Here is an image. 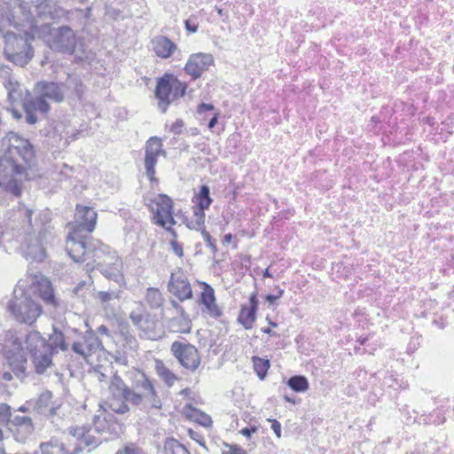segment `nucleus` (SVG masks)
Returning <instances> with one entry per match:
<instances>
[{
  "instance_id": "nucleus-28",
  "label": "nucleus",
  "mask_w": 454,
  "mask_h": 454,
  "mask_svg": "<svg viewBox=\"0 0 454 454\" xmlns=\"http://www.w3.org/2000/svg\"><path fill=\"white\" fill-rule=\"evenodd\" d=\"M175 308L180 310V315L173 317L168 322V328L175 333H188L192 328V322L187 316L184 315V310L175 301H172Z\"/></svg>"
},
{
  "instance_id": "nucleus-17",
  "label": "nucleus",
  "mask_w": 454,
  "mask_h": 454,
  "mask_svg": "<svg viewBox=\"0 0 454 454\" xmlns=\"http://www.w3.org/2000/svg\"><path fill=\"white\" fill-rule=\"evenodd\" d=\"M77 335L78 330L75 328L67 327L60 331L53 327L52 333L49 335L48 341L46 340V349L54 355L59 351H67Z\"/></svg>"
},
{
  "instance_id": "nucleus-52",
  "label": "nucleus",
  "mask_w": 454,
  "mask_h": 454,
  "mask_svg": "<svg viewBox=\"0 0 454 454\" xmlns=\"http://www.w3.org/2000/svg\"><path fill=\"white\" fill-rule=\"evenodd\" d=\"M170 246L175 254H176L178 257L181 258L184 255L183 247L177 241L172 240L170 242Z\"/></svg>"
},
{
  "instance_id": "nucleus-42",
  "label": "nucleus",
  "mask_w": 454,
  "mask_h": 454,
  "mask_svg": "<svg viewBox=\"0 0 454 454\" xmlns=\"http://www.w3.org/2000/svg\"><path fill=\"white\" fill-rule=\"evenodd\" d=\"M203 285L204 288L200 294V301L201 303L206 306L215 301V296L214 289L208 284L203 283Z\"/></svg>"
},
{
  "instance_id": "nucleus-26",
  "label": "nucleus",
  "mask_w": 454,
  "mask_h": 454,
  "mask_svg": "<svg viewBox=\"0 0 454 454\" xmlns=\"http://www.w3.org/2000/svg\"><path fill=\"white\" fill-rule=\"evenodd\" d=\"M152 49L155 55L160 59H168L177 50V45L168 37L157 35L151 41Z\"/></svg>"
},
{
  "instance_id": "nucleus-3",
  "label": "nucleus",
  "mask_w": 454,
  "mask_h": 454,
  "mask_svg": "<svg viewBox=\"0 0 454 454\" xmlns=\"http://www.w3.org/2000/svg\"><path fill=\"white\" fill-rule=\"evenodd\" d=\"M67 252L76 262H86L90 272L97 269L106 278L117 281L121 277L122 262L116 252L98 239H77V236L67 239Z\"/></svg>"
},
{
  "instance_id": "nucleus-33",
  "label": "nucleus",
  "mask_w": 454,
  "mask_h": 454,
  "mask_svg": "<svg viewBox=\"0 0 454 454\" xmlns=\"http://www.w3.org/2000/svg\"><path fill=\"white\" fill-rule=\"evenodd\" d=\"M256 312L254 308L248 306H242L238 321L244 326L245 329L249 330L253 328L256 319Z\"/></svg>"
},
{
  "instance_id": "nucleus-20",
  "label": "nucleus",
  "mask_w": 454,
  "mask_h": 454,
  "mask_svg": "<svg viewBox=\"0 0 454 454\" xmlns=\"http://www.w3.org/2000/svg\"><path fill=\"white\" fill-rule=\"evenodd\" d=\"M116 427L114 416L100 405V409L97 411V413L93 417L92 427H90V428H92L95 433L106 434L105 440H106L117 434Z\"/></svg>"
},
{
  "instance_id": "nucleus-1",
  "label": "nucleus",
  "mask_w": 454,
  "mask_h": 454,
  "mask_svg": "<svg viewBox=\"0 0 454 454\" xmlns=\"http://www.w3.org/2000/svg\"><path fill=\"white\" fill-rule=\"evenodd\" d=\"M14 219L10 225L12 236L20 244L23 257L34 262L46 258V245L52 238L51 212L35 210L24 203L13 209Z\"/></svg>"
},
{
  "instance_id": "nucleus-30",
  "label": "nucleus",
  "mask_w": 454,
  "mask_h": 454,
  "mask_svg": "<svg viewBox=\"0 0 454 454\" xmlns=\"http://www.w3.org/2000/svg\"><path fill=\"white\" fill-rule=\"evenodd\" d=\"M33 357V364L36 373L43 374L48 367L52 364V356H54L51 351L44 348L42 351L31 355Z\"/></svg>"
},
{
  "instance_id": "nucleus-40",
  "label": "nucleus",
  "mask_w": 454,
  "mask_h": 454,
  "mask_svg": "<svg viewBox=\"0 0 454 454\" xmlns=\"http://www.w3.org/2000/svg\"><path fill=\"white\" fill-rule=\"evenodd\" d=\"M190 412L187 414V416L193 419L198 424L203 426V427H210L212 424V419L209 415L200 411V410L194 409V408H189Z\"/></svg>"
},
{
  "instance_id": "nucleus-36",
  "label": "nucleus",
  "mask_w": 454,
  "mask_h": 454,
  "mask_svg": "<svg viewBox=\"0 0 454 454\" xmlns=\"http://www.w3.org/2000/svg\"><path fill=\"white\" fill-rule=\"evenodd\" d=\"M42 454H65L66 450L63 443L58 440H51L50 442H42L40 444Z\"/></svg>"
},
{
  "instance_id": "nucleus-9",
  "label": "nucleus",
  "mask_w": 454,
  "mask_h": 454,
  "mask_svg": "<svg viewBox=\"0 0 454 454\" xmlns=\"http://www.w3.org/2000/svg\"><path fill=\"white\" fill-rule=\"evenodd\" d=\"M18 286H20V297L18 296V291L14 290V298L9 301L8 309L17 321L32 325L42 314V307L31 297L27 296L23 289L24 285L20 281Z\"/></svg>"
},
{
  "instance_id": "nucleus-47",
  "label": "nucleus",
  "mask_w": 454,
  "mask_h": 454,
  "mask_svg": "<svg viewBox=\"0 0 454 454\" xmlns=\"http://www.w3.org/2000/svg\"><path fill=\"white\" fill-rule=\"evenodd\" d=\"M201 236L205 242L207 243V246L210 248L213 254H215L217 253V247L215 245V240L212 239L211 235L208 231H206V229H201Z\"/></svg>"
},
{
  "instance_id": "nucleus-2",
  "label": "nucleus",
  "mask_w": 454,
  "mask_h": 454,
  "mask_svg": "<svg viewBox=\"0 0 454 454\" xmlns=\"http://www.w3.org/2000/svg\"><path fill=\"white\" fill-rule=\"evenodd\" d=\"M106 405L115 413L125 414L130 411V405L149 412L152 409L160 410L162 403L153 381L145 373L137 372L130 387L119 375L112 377Z\"/></svg>"
},
{
  "instance_id": "nucleus-15",
  "label": "nucleus",
  "mask_w": 454,
  "mask_h": 454,
  "mask_svg": "<svg viewBox=\"0 0 454 454\" xmlns=\"http://www.w3.org/2000/svg\"><path fill=\"white\" fill-rule=\"evenodd\" d=\"M152 211L153 223L169 230L176 221L173 217V203L171 199L165 194H158L152 200Z\"/></svg>"
},
{
  "instance_id": "nucleus-7",
  "label": "nucleus",
  "mask_w": 454,
  "mask_h": 454,
  "mask_svg": "<svg viewBox=\"0 0 454 454\" xmlns=\"http://www.w3.org/2000/svg\"><path fill=\"white\" fill-rule=\"evenodd\" d=\"M1 150L4 157L20 161L27 168H31L35 160V151L28 139L15 132L7 133L1 140Z\"/></svg>"
},
{
  "instance_id": "nucleus-49",
  "label": "nucleus",
  "mask_w": 454,
  "mask_h": 454,
  "mask_svg": "<svg viewBox=\"0 0 454 454\" xmlns=\"http://www.w3.org/2000/svg\"><path fill=\"white\" fill-rule=\"evenodd\" d=\"M205 307L208 315L214 318H218L223 314L222 309L218 307L215 301H213V303L206 305Z\"/></svg>"
},
{
  "instance_id": "nucleus-24",
  "label": "nucleus",
  "mask_w": 454,
  "mask_h": 454,
  "mask_svg": "<svg viewBox=\"0 0 454 454\" xmlns=\"http://www.w3.org/2000/svg\"><path fill=\"white\" fill-rule=\"evenodd\" d=\"M168 291L181 301L191 299L192 296L191 285L181 271L171 274Z\"/></svg>"
},
{
  "instance_id": "nucleus-13",
  "label": "nucleus",
  "mask_w": 454,
  "mask_h": 454,
  "mask_svg": "<svg viewBox=\"0 0 454 454\" xmlns=\"http://www.w3.org/2000/svg\"><path fill=\"white\" fill-rule=\"evenodd\" d=\"M170 351L184 368L191 372L199 368L200 356L196 347L191 343L176 340L171 344Z\"/></svg>"
},
{
  "instance_id": "nucleus-35",
  "label": "nucleus",
  "mask_w": 454,
  "mask_h": 454,
  "mask_svg": "<svg viewBox=\"0 0 454 454\" xmlns=\"http://www.w3.org/2000/svg\"><path fill=\"white\" fill-rule=\"evenodd\" d=\"M64 87L73 90L80 101L82 99L84 94V86L80 77L75 75H68Z\"/></svg>"
},
{
  "instance_id": "nucleus-55",
  "label": "nucleus",
  "mask_w": 454,
  "mask_h": 454,
  "mask_svg": "<svg viewBox=\"0 0 454 454\" xmlns=\"http://www.w3.org/2000/svg\"><path fill=\"white\" fill-rule=\"evenodd\" d=\"M271 422V429L275 433L278 438L281 437V425L280 423L276 419H270Z\"/></svg>"
},
{
  "instance_id": "nucleus-43",
  "label": "nucleus",
  "mask_w": 454,
  "mask_h": 454,
  "mask_svg": "<svg viewBox=\"0 0 454 454\" xmlns=\"http://www.w3.org/2000/svg\"><path fill=\"white\" fill-rule=\"evenodd\" d=\"M33 98L27 100L23 103L26 112V121L29 124H35L37 121V116L34 111H38L35 107L32 106Z\"/></svg>"
},
{
  "instance_id": "nucleus-37",
  "label": "nucleus",
  "mask_w": 454,
  "mask_h": 454,
  "mask_svg": "<svg viewBox=\"0 0 454 454\" xmlns=\"http://www.w3.org/2000/svg\"><path fill=\"white\" fill-rule=\"evenodd\" d=\"M145 300L152 309H158L163 304V296L158 288L150 287L146 291Z\"/></svg>"
},
{
  "instance_id": "nucleus-8",
  "label": "nucleus",
  "mask_w": 454,
  "mask_h": 454,
  "mask_svg": "<svg viewBox=\"0 0 454 454\" xmlns=\"http://www.w3.org/2000/svg\"><path fill=\"white\" fill-rule=\"evenodd\" d=\"M27 168L20 161L0 158V189L15 196H20L21 184L27 176Z\"/></svg>"
},
{
  "instance_id": "nucleus-56",
  "label": "nucleus",
  "mask_w": 454,
  "mask_h": 454,
  "mask_svg": "<svg viewBox=\"0 0 454 454\" xmlns=\"http://www.w3.org/2000/svg\"><path fill=\"white\" fill-rule=\"evenodd\" d=\"M257 430L258 428L255 426H253L251 427H244L240 430V434L249 439L252 434L256 433Z\"/></svg>"
},
{
  "instance_id": "nucleus-29",
  "label": "nucleus",
  "mask_w": 454,
  "mask_h": 454,
  "mask_svg": "<svg viewBox=\"0 0 454 454\" xmlns=\"http://www.w3.org/2000/svg\"><path fill=\"white\" fill-rule=\"evenodd\" d=\"M157 454H191L187 448L173 437L166 438L157 449Z\"/></svg>"
},
{
  "instance_id": "nucleus-50",
  "label": "nucleus",
  "mask_w": 454,
  "mask_h": 454,
  "mask_svg": "<svg viewBox=\"0 0 454 454\" xmlns=\"http://www.w3.org/2000/svg\"><path fill=\"white\" fill-rule=\"evenodd\" d=\"M184 122L181 119H177L170 127V131L175 135H180L183 131Z\"/></svg>"
},
{
  "instance_id": "nucleus-23",
  "label": "nucleus",
  "mask_w": 454,
  "mask_h": 454,
  "mask_svg": "<svg viewBox=\"0 0 454 454\" xmlns=\"http://www.w3.org/2000/svg\"><path fill=\"white\" fill-rule=\"evenodd\" d=\"M30 289L34 294H37L42 300L49 305L57 307L58 302L53 294L51 281L42 275L30 277Z\"/></svg>"
},
{
  "instance_id": "nucleus-32",
  "label": "nucleus",
  "mask_w": 454,
  "mask_h": 454,
  "mask_svg": "<svg viewBox=\"0 0 454 454\" xmlns=\"http://www.w3.org/2000/svg\"><path fill=\"white\" fill-rule=\"evenodd\" d=\"M9 350L12 352L24 351L22 345V338L19 336L16 331L13 330L7 331L4 336V354H6Z\"/></svg>"
},
{
  "instance_id": "nucleus-46",
  "label": "nucleus",
  "mask_w": 454,
  "mask_h": 454,
  "mask_svg": "<svg viewBox=\"0 0 454 454\" xmlns=\"http://www.w3.org/2000/svg\"><path fill=\"white\" fill-rule=\"evenodd\" d=\"M91 285V281L82 280L80 281L73 289V294L79 297H83L85 291H87Z\"/></svg>"
},
{
  "instance_id": "nucleus-44",
  "label": "nucleus",
  "mask_w": 454,
  "mask_h": 454,
  "mask_svg": "<svg viewBox=\"0 0 454 454\" xmlns=\"http://www.w3.org/2000/svg\"><path fill=\"white\" fill-rule=\"evenodd\" d=\"M96 298L103 304L106 305L114 299L118 298V294L113 291H100L98 292Z\"/></svg>"
},
{
  "instance_id": "nucleus-4",
  "label": "nucleus",
  "mask_w": 454,
  "mask_h": 454,
  "mask_svg": "<svg viewBox=\"0 0 454 454\" xmlns=\"http://www.w3.org/2000/svg\"><path fill=\"white\" fill-rule=\"evenodd\" d=\"M37 21L30 11L28 3L21 0L0 1V34L4 36L12 27L18 30L28 28L34 30Z\"/></svg>"
},
{
  "instance_id": "nucleus-53",
  "label": "nucleus",
  "mask_w": 454,
  "mask_h": 454,
  "mask_svg": "<svg viewBox=\"0 0 454 454\" xmlns=\"http://www.w3.org/2000/svg\"><path fill=\"white\" fill-rule=\"evenodd\" d=\"M106 15L113 18L114 20H118L119 18H122L121 12L118 9L108 7L106 9Z\"/></svg>"
},
{
  "instance_id": "nucleus-18",
  "label": "nucleus",
  "mask_w": 454,
  "mask_h": 454,
  "mask_svg": "<svg viewBox=\"0 0 454 454\" xmlns=\"http://www.w3.org/2000/svg\"><path fill=\"white\" fill-rule=\"evenodd\" d=\"M132 324L140 332L141 338L147 340H156L160 333L156 331L157 322L147 312L140 310L132 311L129 314Z\"/></svg>"
},
{
  "instance_id": "nucleus-11",
  "label": "nucleus",
  "mask_w": 454,
  "mask_h": 454,
  "mask_svg": "<svg viewBox=\"0 0 454 454\" xmlns=\"http://www.w3.org/2000/svg\"><path fill=\"white\" fill-rule=\"evenodd\" d=\"M36 97L33 98L32 106L41 113L50 110L49 101L60 103L65 99L64 83L53 82H39L35 86Z\"/></svg>"
},
{
  "instance_id": "nucleus-19",
  "label": "nucleus",
  "mask_w": 454,
  "mask_h": 454,
  "mask_svg": "<svg viewBox=\"0 0 454 454\" xmlns=\"http://www.w3.org/2000/svg\"><path fill=\"white\" fill-rule=\"evenodd\" d=\"M162 146L161 139L158 137H152L146 141L145 147V174L151 181L154 180L155 165L158 161L159 156L165 154Z\"/></svg>"
},
{
  "instance_id": "nucleus-57",
  "label": "nucleus",
  "mask_w": 454,
  "mask_h": 454,
  "mask_svg": "<svg viewBox=\"0 0 454 454\" xmlns=\"http://www.w3.org/2000/svg\"><path fill=\"white\" fill-rule=\"evenodd\" d=\"M214 109H215V106L212 104L201 103L198 106L197 112H198V114H201L205 113L206 111H212Z\"/></svg>"
},
{
  "instance_id": "nucleus-34",
  "label": "nucleus",
  "mask_w": 454,
  "mask_h": 454,
  "mask_svg": "<svg viewBox=\"0 0 454 454\" xmlns=\"http://www.w3.org/2000/svg\"><path fill=\"white\" fill-rule=\"evenodd\" d=\"M194 202L197 206L196 209L206 210L210 207L213 200L210 197V189L207 185L203 184L200 186L198 194L195 196Z\"/></svg>"
},
{
  "instance_id": "nucleus-14",
  "label": "nucleus",
  "mask_w": 454,
  "mask_h": 454,
  "mask_svg": "<svg viewBox=\"0 0 454 454\" xmlns=\"http://www.w3.org/2000/svg\"><path fill=\"white\" fill-rule=\"evenodd\" d=\"M97 219L98 214L92 207L77 205L73 231L69 234L67 239H72V237L75 235L77 236V239H84L82 232H92L96 227Z\"/></svg>"
},
{
  "instance_id": "nucleus-59",
  "label": "nucleus",
  "mask_w": 454,
  "mask_h": 454,
  "mask_svg": "<svg viewBox=\"0 0 454 454\" xmlns=\"http://www.w3.org/2000/svg\"><path fill=\"white\" fill-rule=\"evenodd\" d=\"M249 302H250V306H248L249 308H254L255 310L258 309V300H257V295L255 293H254L250 295Z\"/></svg>"
},
{
  "instance_id": "nucleus-62",
  "label": "nucleus",
  "mask_w": 454,
  "mask_h": 454,
  "mask_svg": "<svg viewBox=\"0 0 454 454\" xmlns=\"http://www.w3.org/2000/svg\"><path fill=\"white\" fill-rule=\"evenodd\" d=\"M222 454H245V452L240 448L231 447L228 451H223Z\"/></svg>"
},
{
  "instance_id": "nucleus-45",
  "label": "nucleus",
  "mask_w": 454,
  "mask_h": 454,
  "mask_svg": "<svg viewBox=\"0 0 454 454\" xmlns=\"http://www.w3.org/2000/svg\"><path fill=\"white\" fill-rule=\"evenodd\" d=\"M115 454H145L144 450L135 443L126 444L122 449L116 451Z\"/></svg>"
},
{
  "instance_id": "nucleus-10",
  "label": "nucleus",
  "mask_w": 454,
  "mask_h": 454,
  "mask_svg": "<svg viewBox=\"0 0 454 454\" xmlns=\"http://www.w3.org/2000/svg\"><path fill=\"white\" fill-rule=\"evenodd\" d=\"M185 83L180 82L171 74H165L157 81L155 98L158 99V106L162 113H166L169 105L179 98L184 96Z\"/></svg>"
},
{
  "instance_id": "nucleus-48",
  "label": "nucleus",
  "mask_w": 454,
  "mask_h": 454,
  "mask_svg": "<svg viewBox=\"0 0 454 454\" xmlns=\"http://www.w3.org/2000/svg\"><path fill=\"white\" fill-rule=\"evenodd\" d=\"M14 415L12 414L11 407L6 403L0 404V419L6 421V424L12 419Z\"/></svg>"
},
{
  "instance_id": "nucleus-39",
  "label": "nucleus",
  "mask_w": 454,
  "mask_h": 454,
  "mask_svg": "<svg viewBox=\"0 0 454 454\" xmlns=\"http://www.w3.org/2000/svg\"><path fill=\"white\" fill-rule=\"evenodd\" d=\"M252 362L254 370L256 372L257 376L261 380H263L266 377L268 370L270 366V360L259 356H253Z\"/></svg>"
},
{
  "instance_id": "nucleus-22",
  "label": "nucleus",
  "mask_w": 454,
  "mask_h": 454,
  "mask_svg": "<svg viewBox=\"0 0 454 454\" xmlns=\"http://www.w3.org/2000/svg\"><path fill=\"white\" fill-rule=\"evenodd\" d=\"M213 64L214 58L211 54L202 52L192 54L184 67V71L193 80H196Z\"/></svg>"
},
{
  "instance_id": "nucleus-12",
  "label": "nucleus",
  "mask_w": 454,
  "mask_h": 454,
  "mask_svg": "<svg viewBox=\"0 0 454 454\" xmlns=\"http://www.w3.org/2000/svg\"><path fill=\"white\" fill-rule=\"evenodd\" d=\"M72 350L89 363L93 355L104 350V346L96 333L89 328L84 333L78 331L72 342Z\"/></svg>"
},
{
  "instance_id": "nucleus-21",
  "label": "nucleus",
  "mask_w": 454,
  "mask_h": 454,
  "mask_svg": "<svg viewBox=\"0 0 454 454\" xmlns=\"http://www.w3.org/2000/svg\"><path fill=\"white\" fill-rule=\"evenodd\" d=\"M28 405H32V411L46 418H51L56 415L60 404L57 400H53V395L50 390H44L35 399L28 401Z\"/></svg>"
},
{
  "instance_id": "nucleus-31",
  "label": "nucleus",
  "mask_w": 454,
  "mask_h": 454,
  "mask_svg": "<svg viewBox=\"0 0 454 454\" xmlns=\"http://www.w3.org/2000/svg\"><path fill=\"white\" fill-rule=\"evenodd\" d=\"M25 343L27 351L33 355L46 348V340L37 331L27 334Z\"/></svg>"
},
{
  "instance_id": "nucleus-63",
  "label": "nucleus",
  "mask_w": 454,
  "mask_h": 454,
  "mask_svg": "<svg viewBox=\"0 0 454 454\" xmlns=\"http://www.w3.org/2000/svg\"><path fill=\"white\" fill-rule=\"evenodd\" d=\"M31 410H32V405H28V401H27L26 403L24 405L20 406L17 411H20V412L27 413V412H29Z\"/></svg>"
},
{
  "instance_id": "nucleus-5",
  "label": "nucleus",
  "mask_w": 454,
  "mask_h": 454,
  "mask_svg": "<svg viewBox=\"0 0 454 454\" xmlns=\"http://www.w3.org/2000/svg\"><path fill=\"white\" fill-rule=\"evenodd\" d=\"M24 35H16L13 32H6L4 34V49L5 58L16 66L24 67L32 59L34 50L31 42L38 39L34 37L32 29H21Z\"/></svg>"
},
{
  "instance_id": "nucleus-27",
  "label": "nucleus",
  "mask_w": 454,
  "mask_h": 454,
  "mask_svg": "<svg viewBox=\"0 0 454 454\" xmlns=\"http://www.w3.org/2000/svg\"><path fill=\"white\" fill-rule=\"evenodd\" d=\"M5 355L8 364L18 378L25 376L27 369V356L25 351H8Z\"/></svg>"
},
{
  "instance_id": "nucleus-64",
  "label": "nucleus",
  "mask_w": 454,
  "mask_h": 454,
  "mask_svg": "<svg viewBox=\"0 0 454 454\" xmlns=\"http://www.w3.org/2000/svg\"><path fill=\"white\" fill-rule=\"evenodd\" d=\"M218 115L219 114L216 113L214 114V116L209 120V122H208V128L209 129H213L216 123L218 122Z\"/></svg>"
},
{
  "instance_id": "nucleus-61",
  "label": "nucleus",
  "mask_w": 454,
  "mask_h": 454,
  "mask_svg": "<svg viewBox=\"0 0 454 454\" xmlns=\"http://www.w3.org/2000/svg\"><path fill=\"white\" fill-rule=\"evenodd\" d=\"M95 333H96V334L100 333L102 335L110 336V332H109L108 328L104 325H99L97 328V332H95Z\"/></svg>"
},
{
  "instance_id": "nucleus-25",
  "label": "nucleus",
  "mask_w": 454,
  "mask_h": 454,
  "mask_svg": "<svg viewBox=\"0 0 454 454\" xmlns=\"http://www.w3.org/2000/svg\"><path fill=\"white\" fill-rule=\"evenodd\" d=\"M69 433L80 441V448H88L90 451L97 448L102 442L99 437L94 435V430L86 427H75L69 429Z\"/></svg>"
},
{
  "instance_id": "nucleus-6",
  "label": "nucleus",
  "mask_w": 454,
  "mask_h": 454,
  "mask_svg": "<svg viewBox=\"0 0 454 454\" xmlns=\"http://www.w3.org/2000/svg\"><path fill=\"white\" fill-rule=\"evenodd\" d=\"M33 36L43 40L51 49L73 54L76 46V36L67 26L52 28L48 24L38 25L33 30Z\"/></svg>"
},
{
  "instance_id": "nucleus-38",
  "label": "nucleus",
  "mask_w": 454,
  "mask_h": 454,
  "mask_svg": "<svg viewBox=\"0 0 454 454\" xmlns=\"http://www.w3.org/2000/svg\"><path fill=\"white\" fill-rule=\"evenodd\" d=\"M287 386L295 392H305L309 389V381L305 376L295 375L287 380Z\"/></svg>"
},
{
  "instance_id": "nucleus-60",
  "label": "nucleus",
  "mask_w": 454,
  "mask_h": 454,
  "mask_svg": "<svg viewBox=\"0 0 454 454\" xmlns=\"http://www.w3.org/2000/svg\"><path fill=\"white\" fill-rule=\"evenodd\" d=\"M125 340H126V342L127 344L131 348H135L137 347V340L134 336H132L131 334H127L126 337H125Z\"/></svg>"
},
{
  "instance_id": "nucleus-54",
  "label": "nucleus",
  "mask_w": 454,
  "mask_h": 454,
  "mask_svg": "<svg viewBox=\"0 0 454 454\" xmlns=\"http://www.w3.org/2000/svg\"><path fill=\"white\" fill-rule=\"evenodd\" d=\"M198 23L194 22L192 19L185 20V28L187 31L195 33L198 31Z\"/></svg>"
},
{
  "instance_id": "nucleus-58",
  "label": "nucleus",
  "mask_w": 454,
  "mask_h": 454,
  "mask_svg": "<svg viewBox=\"0 0 454 454\" xmlns=\"http://www.w3.org/2000/svg\"><path fill=\"white\" fill-rule=\"evenodd\" d=\"M284 294L283 289H279V294H268L265 297L266 301L270 304H273L278 299H279Z\"/></svg>"
},
{
  "instance_id": "nucleus-41",
  "label": "nucleus",
  "mask_w": 454,
  "mask_h": 454,
  "mask_svg": "<svg viewBox=\"0 0 454 454\" xmlns=\"http://www.w3.org/2000/svg\"><path fill=\"white\" fill-rule=\"evenodd\" d=\"M157 372L160 378L168 386L171 387L175 384L177 377L162 363L157 364Z\"/></svg>"
},
{
  "instance_id": "nucleus-16",
  "label": "nucleus",
  "mask_w": 454,
  "mask_h": 454,
  "mask_svg": "<svg viewBox=\"0 0 454 454\" xmlns=\"http://www.w3.org/2000/svg\"><path fill=\"white\" fill-rule=\"evenodd\" d=\"M7 427L13 439L20 443L27 442L35 431L32 418L25 415H14L7 423Z\"/></svg>"
},
{
  "instance_id": "nucleus-51",
  "label": "nucleus",
  "mask_w": 454,
  "mask_h": 454,
  "mask_svg": "<svg viewBox=\"0 0 454 454\" xmlns=\"http://www.w3.org/2000/svg\"><path fill=\"white\" fill-rule=\"evenodd\" d=\"M204 211L205 210H201V209H195L194 210L193 219L195 220V222H197V226L203 227V225H204V223H205V213H204Z\"/></svg>"
}]
</instances>
